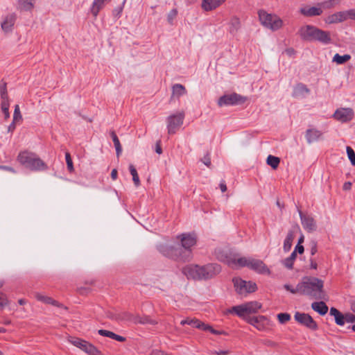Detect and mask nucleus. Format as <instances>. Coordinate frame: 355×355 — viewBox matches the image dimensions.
<instances>
[{"label":"nucleus","instance_id":"f257e3e1","mask_svg":"<svg viewBox=\"0 0 355 355\" xmlns=\"http://www.w3.org/2000/svg\"><path fill=\"white\" fill-rule=\"evenodd\" d=\"M221 268L216 263H209L203 266L191 263L182 268V273L189 280H208L219 274Z\"/></svg>","mask_w":355,"mask_h":355},{"label":"nucleus","instance_id":"f03ea898","mask_svg":"<svg viewBox=\"0 0 355 355\" xmlns=\"http://www.w3.org/2000/svg\"><path fill=\"white\" fill-rule=\"evenodd\" d=\"M324 282L322 279L313 277H304L298 284L300 293L313 297L317 299L322 298Z\"/></svg>","mask_w":355,"mask_h":355},{"label":"nucleus","instance_id":"7ed1b4c3","mask_svg":"<svg viewBox=\"0 0 355 355\" xmlns=\"http://www.w3.org/2000/svg\"><path fill=\"white\" fill-rule=\"evenodd\" d=\"M17 161L26 168L31 171H42L47 167L46 164L34 153L24 150L17 156Z\"/></svg>","mask_w":355,"mask_h":355},{"label":"nucleus","instance_id":"20e7f679","mask_svg":"<svg viewBox=\"0 0 355 355\" xmlns=\"http://www.w3.org/2000/svg\"><path fill=\"white\" fill-rule=\"evenodd\" d=\"M181 246L179 247V261H189L192 259V248L196 244L197 239L194 234L185 233L179 236Z\"/></svg>","mask_w":355,"mask_h":355},{"label":"nucleus","instance_id":"39448f33","mask_svg":"<svg viewBox=\"0 0 355 355\" xmlns=\"http://www.w3.org/2000/svg\"><path fill=\"white\" fill-rule=\"evenodd\" d=\"M258 16L261 24L272 31H277L284 26L283 20L276 14L261 10L258 12Z\"/></svg>","mask_w":355,"mask_h":355},{"label":"nucleus","instance_id":"423d86ee","mask_svg":"<svg viewBox=\"0 0 355 355\" xmlns=\"http://www.w3.org/2000/svg\"><path fill=\"white\" fill-rule=\"evenodd\" d=\"M68 341L89 355H103L94 345L81 338L69 337Z\"/></svg>","mask_w":355,"mask_h":355},{"label":"nucleus","instance_id":"0eeeda50","mask_svg":"<svg viewBox=\"0 0 355 355\" xmlns=\"http://www.w3.org/2000/svg\"><path fill=\"white\" fill-rule=\"evenodd\" d=\"M232 281L236 292L240 295L253 293L257 289V284L252 282H246L238 277L234 278Z\"/></svg>","mask_w":355,"mask_h":355},{"label":"nucleus","instance_id":"6e6552de","mask_svg":"<svg viewBox=\"0 0 355 355\" xmlns=\"http://www.w3.org/2000/svg\"><path fill=\"white\" fill-rule=\"evenodd\" d=\"M247 101V97L236 93H232L221 96L218 102L219 106L234 105L243 104Z\"/></svg>","mask_w":355,"mask_h":355},{"label":"nucleus","instance_id":"1a4fd4ad","mask_svg":"<svg viewBox=\"0 0 355 355\" xmlns=\"http://www.w3.org/2000/svg\"><path fill=\"white\" fill-rule=\"evenodd\" d=\"M295 320L300 324L311 329L316 330L318 325L312 317L307 313L296 312L294 315Z\"/></svg>","mask_w":355,"mask_h":355},{"label":"nucleus","instance_id":"9d476101","mask_svg":"<svg viewBox=\"0 0 355 355\" xmlns=\"http://www.w3.org/2000/svg\"><path fill=\"white\" fill-rule=\"evenodd\" d=\"M250 259L245 257H237L236 256H226L223 259L227 266L232 268H239L240 267L247 266L249 267Z\"/></svg>","mask_w":355,"mask_h":355},{"label":"nucleus","instance_id":"9b49d317","mask_svg":"<svg viewBox=\"0 0 355 355\" xmlns=\"http://www.w3.org/2000/svg\"><path fill=\"white\" fill-rule=\"evenodd\" d=\"M317 27L312 25L302 26L298 31V35L301 39L305 41H314Z\"/></svg>","mask_w":355,"mask_h":355},{"label":"nucleus","instance_id":"f8f14e48","mask_svg":"<svg viewBox=\"0 0 355 355\" xmlns=\"http://www.w3.org/2000/svg\"><path fill=\"white\" fill-rule=\"evenodd\" d=\"M298 212L304 229L309 232L315 231L317 225L314 218L309 215L304 214L300 209H298Z\"/></svg>","mask_w":355,"mask_h":355},{"label":"nucleus","instance_id":"ddd939ff","mask_svg":"<svg viewBox=\"0 0 355 355\" xmlns=\"http://www.w3.org/2000/svg\"><path fill=\"white\" fill-rule=\"evenodd\" d=\"M300 13L306 17H312L320 16L322 14L323 10L322 9L320 3H318L315 6H304L300 8Z\"/></svg>","mask_w":355,"mask_h":355},{"label":"nucleus","instance_id":"4468645a","mask_svg":"<svg viewBox=\"0 0 355 355\" xmlns=\"http://www.w3.org/2000/svg\"><path fill=\"white\" fill-rule=\"evenodd\" d=\"M334 116L338 121L341 122H347L350 121L354 116V111L351 108H340L338 109Z\"/></svg>","mask_w":355,"mask_h":355},{"label":"nucleus","instance_id":"2eb2a0df","mask_svg":"<svg viewBox=\"0 0 355 355\" xmlns=\"http://www.w3.org/2000/svg\"><path fill=\"white\" fill-rule=\"evenodd\" d=\"M241 28V21L236 15L231 17L228 22V32L232 36H236Z\"/></svg>","mask_w":355,"mask_h":355},{"label":"nucleus","instance_id":"dca6fc26","mask_svg":"<svg viewBox=\"0 0 355 355\" xmlns=\"http://www.w3.org/2000/svg\"><path fill=\"white\" fill-rule=\"evenodd\" d=\"M248 322L258 330H264L268 325V320L263 315L252 317L248 319Z\"/></svg>","mask_w":355,"mask_h":355},{"label":"nucleus","instance_id":"f3484780","mask_svg":"<svg viewBox=\"0 0 355 355\" xmlns=\"http://www.w3.org/2000/svg\"><path fill=\"white\" fill-rule=\"evenodd\" d=\"M256 272L261 274H269L270 270L266 264L261 260L250 259L249 267Z\"/></svg>","mask_w":355,"mask_h":355},{"label":"nucleus","instance_id":"a211bd4d","mask_svg":"<svg viewBox=\"0 0 355 355\" xmlns=\"http://www.w3.org/2000/svg\"><path fill=\"white\" fill-rule=\"evenodd\" d=\"M347 20V15L345 11L336 12L327 16L324 19V21L328 24H338Z\"/></svg>","mask_w":355,"mask_h":355},{"label":"nucleus","instance_id":"6ab92c4d","mask_svg":"<svg viewBox=\"0 0 355 355\" xmlns=\"http://www.w3.org/2000/svg\"><path fill=\"white\" fill-rule=\"evenodd\" d=\"M314 41H317L324 44H329L331 42V33L329 31H325L317 28Z\"/></svg>","mask_w":355,"mask_h":355},{"label":"nucleus","instance_id":"aec40b11","mask_svg":"<svg viewBox=\"0 0 355 355\" xmlns=\"http://www.w3.org/2000/svg\"><path fill=\"white\" fill-rule=\"evenodd\" d=\"M16 21V15L14 13L6 15L1 23V28L4 32L8 33L12 30Z\"/></svg>","mask_w":355,"mask_h":355},{"label":"nucleus","instance_id":"412c9836","mask_svg":"<svg viewBox=\"0 0 355 355\" xmlns=\"http://www.w3.org/2000/svg\"><path fill=\"white\" fill-rule=\"evenodd\" d=\"M226 0H202V8L205 11H211L223 4Z\"/></svg>","mask_w":355,"mask_h":355},{"label":"nucleus","instance_id":"4be33fe9","mask_svg":"<svg viewBox=\"0 0 355 355\" xmlns=\"http://www.w3.org/2000/svg\"><path fill=\"white\" fill-rule=\"evenodd\" d=\"M299 229H300L299 226L295 225L293 227L292 230H291L288 232L287 236L284 242V251L288 252V250H290V249L292 246L293 241L295 238V234L297 232V230H299Z\"/></svg>","mask_w":355,"mask_h":355},{"label":"nucleus","instance_id":"5701e85b","mask_svg":"<svg viewBox=\"0 0 355 355\" xmlns=\"http://www.w3.org/2000/svg\"><path fill=\"white\" fill-rule=\"evenodd\" d=\"M1 109L6 110L10 107V99L8 97L6 85H0Z\"/></svg>","mask_w":355,"mask_h":355},{"label":"nucleus","instance_id":"b1692460","mask_svg":"<svg viewBox=\"0 0 355 355\" xmlns=\"http://www.w3.org/2000/svg\"><path fill=\"white\" fill-rule=\"evenodd\" d=\"M310 92L309 89L302 83L297 84L293 89V96L295 98H304Z\"/></svg>","mask_w":355,"mask_h":355},{"label":"nucleus","instance_id":"393cba45","mask_svg":"<svg viewBox=\"0 0 355 355\" xmlns=\"http://www.w3.org/2000/svg\"><path fill=\"white\" fill-rule=\"evenodd\" d=\"M111 0H94L91 7V12L96 17L100 10Z\"/></svg>","mask_w":355,"mask_h":355},{"label":"nucleus","instance_id":"a878e982","mask_svg":"<svg viewBox=\"0 0 355 355\" xmlns=\"http://www.w3.org/2000/svg\"><path fill=\"white\" fill-rule=\"evenodd\" d=\"M168 132V134H175L178 130V116L175 114H172L168 116L167 119Z\"/></svg>","mask_w":355,"mask_h":355},{"label":"nucleus","instance_id":"bb28decb","mask_svg":"<svg viewBox=\"0 0 355 355\" xmlns=\"http://www.w3.org/2000/svg\"><path fill=\"white\" fill-rule=\"evenodd\" d=\"M159 252L166 257L173 258L175 256L176 250L169 244H162L159 245Z\"/></svg>","mask_w":355,"mask_h":355},{"label":"nucleus","instance_id":"cd10ccee","mask_svg":"<svg viewBox=\"0 0 355 355\" xmlns=\"http://www.w3.org/2000/svg\"><path fill=\"white\" fill-rule=\"evenodd\" d=\"M330 315L334 317L335 322L338 325H344L345 322V315H343L337 309L331 307L330 309Z\"/></svg>","mask_w":355,"mask_h":355},{"label":"nucleus","instance_id":"c85d7f7f","mask_svg":"<svg viewBox=\"0 0 355 355\" xmlns=\"http://www.w3.org/2000/svg\"><path fill=\"white\" fill-rule=\"evenodd\" d=\"M98 333L99 335H101L102 336L109 337V338L116 340L119 342H124L126 340L125 337L117 335V334H114V332L108 331V330L100 329L98 331Z\"/></svg>","mask_w":355,"mask_h":355},{"label":"nucleus","instance_id":"c756f323","mask_svg":"<svg viewBox=\"0 0 355 355\" xmlns=\"http://www.w3.org/2000/svg\"><path fill=\"white\" fill-rule=\"evenodd\" d=\"M311 308L319 314L324 315L328 311V306L324 302H316L311 304Z\"/></svg>","mask_w":355,"mask_h":355},{"label":"nucleus","instance_id":"7c9ffc66","mask_svg":"<svg viewBox=\"0 0 355 355\" xmlns=\"http://www.w3.org/2000/svg\"><path fill=\"white\" fill-rule=\"evenodd\" d=\"M321 132L315 129H310L306 131V138L308 143H312L317 141L321 136Z\"/></svg>","mask_w":355,"mask_h":355},{"label":"nucleus","instance_id":"2f4dec72","mask_svg":"<svg viewBox=\"0 0 355 355\" xmlns=\"http://www.w3.org/2000/svg\"><path fill=\"white\" fill-rule=\"evenodd\" d=\"M35 297L38 301L42 302L44 304H49L56 306H59V303L57 301L53 300L51 297L49 296L44 295L41 293H36L35 294Z\"/></svg>","mask_w":355,"mask_h":355},{"label":"nucleus","instance_id":"473e14b6","mask_svg":"<svg viewBox=\"0 0 355 355\" xmlns=\"http://www.w3.org/2000/svg\"><path fill=\"white\" fill-rule=\"evenodd\" d=\"M243 304L247 314L256 313L261 308V304L256 301L247 302Z\"/></svg>","mask_w":355,"mask_h":355},{"label":"nucleus","instance_id":"72a5a7b5","mask_svg":"<svg viewBox=\"0 0 355 355\" xmlns=\"http://www.w3.org/2000/svg\"><path fill=\"white\" fill-rule=\"evenodd\" d=\"M34 3L33 0H19L17 9L20 10H31L33 8Z\"/></svg>","mask_w":355,"mask_h":355},{"label":"nucleus","instance_id":"f704fd0d","mask_svg":"<svg viewBox=\"0 0 355 355\" xmlns=\"http://www.w3.org/2000/svg\"><path fill=\"white\" fill-rule=\"evenodd\" d=\"M233 312H234L239 317H243L245 314H247L244 304L233 306L232 309L226 310L224 313L228 314Z\"/></svg>","mask_w":355,"mask_h":355},{"label":"nucleus","instance_id":"c9c22d12","mask_svg":"<svg viewBox=\"0 0 355 355\" xmlns=\"http://www.w3.org/2000/svg\"><path fill=\"white\" fill-rule=\"evenodd\" d=\"M128 320L132 321V322L137 324H146L151 322V320L148 317H140L139 315L135 316L130 314H127Z\"/></svg>","mask_w":355,"mask_h":355},{"label":"nucleus","instance_id":"e433bc0d","mask_svg":"<svg viewBox=\"0 0 355 355\" xmlns=\"http://www.w3.org/2000/svg\"><path fill=\"white\" fill-rule=\"evenodd\" d=\"M351 59V55L349 54H345L340 55L338 53H336L333 57L332 62H336L338 64H343L348 62Z\"/></svg>","mask_w":355,"mask_h":355},{"label":"nucleus","instance_id":"4c0bfd02","mask_svg":"<svg viewBox=\"0 0 355 355\" xmlns=\"http://www.w3.org/2000/svg\"><path fill=\"white\" fill-rule=\"evenodd\" d=\"M340 0H327L319 3L322 9H331L340 4Z\"/></svg>","mask_w":355,"mask_h":355},{"label":"nucleus","instance_id":"58836bf2","mask_svg":"<svg viewBox=\"0 0 355 355\" xmlns=\"http://www.w3.org/2000/svg\"><path fill=\"white\" fill-rule=\"evenodd\" d=\"M267 164L270 166L273 169H276L280 162V159L277 157L273 155H268L266 159Z\"/></svg>","mask_w":355,"mask_h":355},{"label":"nucleus","instance_id":"ea45409f","mask_svg":"<svg viewBox=\"0 0 355 355\" xmlns=\"http://www.w3.org/2000/svg\"><path fill=\"white\" fill-rule=\"evenodd\" d=\"M129 169H130V172L132 176V180L134 182L135 185L136 187L139 186L140 180H139V175H138V173H137V171L135 167L132 164H130L129 166Z\"/></svg>","mask_w":355,"mask_h":355},{"label":"nucleus","instance_id":"a19ab883","mask_svg":"<svg viewBox=\"0 0 355 355\" xmlns=\"http://www.w3.org/2000/svg\"><path fill=\"white\" fill-rule=\"evenodd\" d=\"M111 136L116 148V155L119 157L122 151L121 146L119 139L114 132H111Z\"/></svg>","mask_w":355,"mask_h":355},{"label":"nucleus","instance_id":"79ce46f5","mask_svg":"<svg viewBox=\"0 0 355 355\" xmlns=\"http://www.w3.org/2000/svg\"><path fill=\"white\" fill-rule=\"evenodd\" d=\"M347 154L352 165L355 166V153L350 146L346 148Z\"/></svg>","mask_w":355,"mask_h":355},{"label":"nucleus","instance_id":"37998d69","mask_svg":"<svg viewBox=\"0 0 355 355\" xmlns=\"http://www.w3.org/2000/svg\"><path fill=\"white\" fill-rule=\"evenodd\" d=\"M22 119V116L20 112V108L19 105H16L15 106V110L13 114V121L14 122H17L19 121H21Z\"/></svg>","mask_w":355,"mask_h":355},{"label":"nucleus","instance_id":"c03bdc74","mask_svg":"<svg viewBox=\"0 0 355 355\" xmlns=\"http://www.w3.org/2000/svg\"><path fill=\"white\" fill-rule=\"evenodd\" d=\"M277 318L280 323L284 324L290 320L291 315L286 313H279Z\"/></svg>","mask_w":355,"mask_h":355},{"label":"nucleus","instance_id":"a18cd8bd","mask_svg":"<svg viewBox=\"0 0 355 355\" xmlns=\"http://www.w3.org/2000/svg\"><path fill=\"white\" fill-rule=\"evenodd\" d=\"M65 159H66V162H67V168L69 169V171H71V172L73 171V162L71 158V155L69 153H66Z\"/></svg>","mask_w":355,"mask_h":355},{"label":"nucleus","instance_id":"49530a36","mask_svg":"<svg viewBox=\"0 0 355 355\" xmlns=\"http://www.w3.org/2000/svg\"><path fill=\"white\" fill-rule=\"evenodd\" d=\"M198 320H193V319H187V320H182L181 321V324H189L193 327H196L197 328V326H198Z\"/></svg>","mask_w":355,"mask_h":355},{"label":"nucleus","instance_id":"de8ad7c7","mask_svg":"<svg viewBox=\"0 0 355 355\" xmlns=\"http://www.w3.org/2000/svg\"><path fill=\"white\" fill-rule=\"evenodd\" d=\"M9 303V301L6 297V295L3 293H0V309H3L4 306H7Z\"/></svg>","mask_w":355,"mask_h":355},{"label":"nucleus","instance_id":"09e8293b","mask_svg":"<svg viewBox=\"0 0 355 355\" xmlns=\"http://www.w3.org/2000/svg\"><path fill=\"white\" fill-rule=\"evenodd\" d=\"M209 354V355H228L230 351L227 349L211 350Z\"/></svg>","mask_w":355,"mask_h":355},{"label":"nucleus","instance_id":"8fccbe9b","mask_svg":"<svg viewBox=\"0 0 355 355\" xmlns=\"http://www.w3.org/2000/svg\"><path fill=\"white\" fill-rule=\"evenodd\" d=\"M177 11L175 9L172 10L168 15V21L171 24H173V21L176 19Z\"/></svg>","mask_w":355,"mask_h":355},{"label":"nucleus","instance_id":"3c124183","mask_svg":"<svg viewBox=\"0 0 355 355\" xmlns=\"http://www.w3.org/2000/svg\"><path fill=\"white\" fill-rule=\"evenodd\" d=\"M284 287L286 291H290L293 294L300 293V290H298V284L295 288H293L288 284H285Z\"/></svg>","mask_w":355,"mask_h":355},{"label":"nucleus","instance_id":"603ef678","mask_svg":"<svg viewBox=\"0 0 355 355\" xmlns=\"http://www.w3.org/2000/svg\"><path fill=\"white\" fill-rule=\"evenodd\" d=\"M293 263L294 261H292L291 259H290L289 257L285 259L284 261H283V264L284 266L288 268V269H292L293 268Z\"/></svg>","mask_w":355,"mask_h":355},{"label":"nucleus","instance_id":"864d4df0","mask_svg":"<svg viewBox=\"0 0 355 355\" xmlns=\"http://www.w3.org/2000/svg\"><path fill=\"white\" fill-rule=\"evenodd\" d=\"M347 20L353 19L355 20V9H349L346 10Z\"/></svg>","mask_w":355,"mask_h":355},{"label":"nucleus","instance_id":"5fc2aeb1","mask_svg":"<svg viewBox=\"0 0 355 355\" xmlns=\"http://www.w3.org/2000/svg\"><path fill=\"white\" fill-rule=\"evenodd\" d=\"M345 322L353 323L355 322V315L348 313L345 314Z\"/></svg>","mask_w":355,"mask_h":355},{"label":"nucleus","instance_id":"6e6d98bb","mask_svg":"<svg viewBox=\"0 0 355 355\" xmlns=\"http://www.w3.org/2000/svg\"><path fill=\"white\" fill-rule=\"evenodd\" d=\"M197 328L202 329V330H205V331H210L211 329V326L206 324L203 322H201L200 321H198Z\"/></svg>","mask_w":355,"mask_h":355},{"label":"nucleus","instance_id":"4d7b16f0","mask_svg":"<svg viewBox=\"0 0 355 355\" xmlns=\"http://www.w3.org/2000/svg\"><path fill=\"white\" fill-rule=\"evenodd\" d=\"M203 163L207 166H209L211 164V159L209 155H206L202 158Z\"/></svg>","mask_w":355,"mask_h":355},{"label":"nucleus","instance_id":"13d9d810","mask_svg":"<svg viewBox=\"0 0 355 355\" xmlns=\"http://www.w3.org/2000/svg\"><path fill=\"white\" fill-rule=\"evenodd\" d=\"M304 247L303 245H297L295 248V252L297 253L298 252L299 254H302L304 252Z\"/></svg>","mask_w":355,"mask_h":355},{"label":"nucleus","instance_id":"bf43d9fd","mask_svg":"<svg viewBox=\"0 0 355 355\" xmlns=\"http://www.w3.org/2000/svg\"><path fill=\"white\" fill-rule=\"evenodd\" d=\"M219 186L222 192H225L227 191V186L225 181H221Z\"/></svg>","mask_w":355,"mask_h":355},{"label":"nucleus","instance_id":"052dcab7","mask_svg":"<svg viewBox=\"0 0 355 355\" xmlns=\"http://www.w3.org/2000/svg\"><path fill=\"white\" fill-rule=\"evenodd\" d=\"M2 112L4 114V118L6 120L9 119L10 117V112H9V108H6V110H1Z\"/></svg>","mask_w":355,"mask_h":355},{"label":"nucleus","instance_id":"680f3d73","mask_svg":"<svg viewBox=\"0 0 355 355\" xmlns=\"http://www.w3.org/2000/svg\"><path fill=\"white\" fill-rule=\"evenodd\" d=\"M317 252V245L315 243H313L311 249V255H314Z\"/></svg>","mask_w":355,"mask_h":355},{"label":"nucleus","instance_id":"e2e57ef3","mask_svg":"<svg viewBox=\"0 0 355 355\" xmlns=\"http://www.w3.org/2000/svg\"><path fill=\"white\" fill-rule=\"evenodd\" d=\"M155 151L158 154H161L162 152L159 141L156 144Z\"/></svg>","mask_w":355,"mask_h":355},{"label":"nucleus","instance_id":"0e129e2a","mask_svg":"<svg viewBox=\"0 0 355 355\" xmlns=\"http://www.w3.org/2000/svg\"><path fill=\"white\" fill-rule=\"evenodd\" d=\"M352 183L350 182H347L343 184V189L344 190H349L351 189Z\"/></svg>","mask_w":355,"mask_h":355},{"label":"nucleus","instance_id":"69168bd1","mask_svg":"<svg viewBox=\"0 0 355 355\" xmlns=\"http://www.w3.org/2000/svg\"><path fill=\"white\" fill-rule=\"evenodd\" d=\"M310 266L311 268L316 270L318 268V264L313 259H310Z\"/></svg>","mask_w":355,"mask_h":355},{"label":"nucleus","instance_id":"338daca9","mask_svg":"<svg viewBox=\"0 0 355 355\" xmlns=\"http://www.w3.org/2000/svg\"><path fill=\"white\" fill-rule=\"evenodd\" d=\"M151 355H168L162 351L155 350L151 353Z\"/></svg>","mask_w":355,"mask_h":355},{"label":"nucleus","instance_id":"774afa93","mask_svg":"<svg viewBox=\"0 0 355 355\" xmlns=\"http://www.w3.org/2000/svg\"><path fill=\"white\" fill-rule=\"evenodd\" d=\"M350 308L351 310L355 313V300H351L350 302Z\"/></svg>","mask_w":355,"mask_h":355}]
</instances>
